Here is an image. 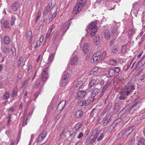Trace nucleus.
<instances>
[{
  "instance_id": "1a4fd4ad",
  "label": "nucleus",
  "mask_w": 145,
  "mask_h": 145,
  "mask_svg": "<svg viewBox=\"0 0 145 145\" xmlns=\"http://www.w3.org/2000/svg\"><path fill=\"white\" fill-rule=\"evenodd\" d=\"M81 124H78L76 125L74 128L73 129L74 132L71 135V136H72L73 138H74L75 135L77 134V133L79 132L80 131V128L82 127Z\"/></svg>"
},
{
  "instance_id": "f3484780",
  "label": "nucleus",
  "mask_w": 145,
  "mask_h": 145,
  "mask_svg": "<svg viewBox=\"0 0 145 145\" xmlns=\"http://www.w3.org/2000/svg\"><path fill=\"white\" fill-rule=\"evenodd\" d=\"M83 115V112L81 110H77L75 114V116L78 118H81Z\"/></svg>"
},
{
  "instance_id": "69168bd1",
  "label": "nucleus",
  "mask_w": 145,
  "mask_h": 145,
  "mask_svg": "<svg viewBox=\"0 0 145 145\" xmlns=\"http://www.w3.org/2000/svg\"><path fill=\"white\" fill-rule=\"evenodd\" d=\"M101 119L100 118H98L96 121V124H98L99 123L100 121H101Z\"/></svg>"
},
{
  "instance_id": "338daca9",
  "label": "nucleus",
  "mask_w": 145,
  "mask_h": 145,
  "mask_svg": "<svg viewBox=\"0 0 145 145\" xmlns=\"http://www.w3.org/2000/svg\"><path fill=\"white\" fill-rule=\"evenodd\" d=\"M59 32L58 31H57L55 33L54 35V36L57 37L58 35H59Z\"/></svg>"
},
{
  "instance_id": "6e6d98bb",
  "label": "nucleus",
  "mask_w": 145,
  "mask_h": 145,
  "mask_svg": "<svg viewBox=\"0 0 145 145\" xmlns=\"http://www.w3.org/2000/svg\"><path fill=\"white\" fill-rule=\"evenodd\" d=\"M145 78V75L144 74H142L140 77V80L141 81L144 80Z\"/></svg>"
},
{
  "instance_id": "0eeeda50",
  "label": "nucleus",
  "mask_w": 145,
  "mask_h": 145,
  "mask_svg": "<svg viewBox=\"0 0 145 145\" xmlns=\"http://www.w3.org/2000/svg\"><path fill=\"white\" fill-rule=\"evenodd\" d=\"M135 128V126L132 125L128 128L124 129L122 131V134H124L126 136H128L132 132Z\"/></svg>"
},
{
  "instance_id": "c9c22d12",
  "label": "nucleus",
  "mask_w": 145,
  "mask_h": 145,
  "mask_svg": "<svg viewBox=\"0 0 145 145\" xmlns=\"http://www.w3.org/2000/svg\"><path fill=\"white\" fill-rule=\"evenodd\" d=\"M9 93L8 92H6L4 94L3 97V99H7L9 98Z\"/></svg>"
},
{
  "instance_id": "f03ea898",
  "label": "nucleus",
  "mask_w": 145,
  "mask_h": 145,
  "mask_svg": "<svg viewBox=\"0 0 145 145\" xmlns=\"http://www.w3.org/2000/svg\"><path fill=\"white\" fill-rule=\"evenodd\" d=\"M135 89V85L131 83H129L121 91V92L125 95L127 96L130 95Z\"/></svg>"
},
{
  "instance_id": "4c0bfd02",
  "label": "nucleus",
  "mask_w": 145,
  "mask_h": 145,
  "mask_svg": "<svg viewBox=\"0 0 145 145\" xmlns=\"http://www.w3.org/2000/svg\"><path fill=\"white\" fill-rule=\"evenodd\" d=\"M26 37L28 39L29 38L30 40H31V39L33 37V36L32 35V32L31 31H29L26 34Z\"/></svg>"
},
{
  "instance_id": "de8ad7c7",
  "label": "nucleus",
  "mask_w": 145,
  "mask_h": 145,
  "mask_svg": "<svg viewBox=\"0 0 145 145\" xmlns=\"http://www.w3.org/2000/svg\"><path fill=\"white\" fill-rule=\"evenodd\" d=\"M40 79H38L36 80V82L35 83V85L38 87L40 85Z\"/></svg>"
},
{
  "instance_id": "c03bdc74",
  "label": "nucleus",
  "mask_w": 145,
  "mask_h": 145,
  "mask_svg": "<svg viewBox=\"0 0 145 145\" xmlns=\"http://www.w3.org/2000/svg\"><path fill=\"white\" fill-rule=\"evenodd\" d=\"M23 61V58L22 57H21L19 58L18 63L17 65L18 66H19L20 65L21 63Z\"/></svg>"
},
{
  "instance_id": "473e14b6",
  "label": "nucleus",
  "mask_w": 145,
  "mask_h": 145,
  "mask_svg": "<svg viewBox=\"0 0 145 145\" xmlns=\"http://www.w3.org/2000/svg\"><path fill=\"white\" fill-rule=\"evenodd\" d=\"M96 84L95 80H92L90 82L88 85V88H91L92 86H94Z\"/></svg>"
},
{
  "instance_id": "b1692460",
  "label": "nucleus",
  "mask_w": 145,
  "mask_h": 145,
  "mask_svg": "<svg viewBox=\"0 0 145 145\" xmlns=\"http://www.w3.org/2000/svg\"><path fill=\"white\" fill-rule=\"evenodd\" d=\"M137 145H145V139L143 138H140Z\"/></svg>"
},
{
  "instance_id": "4d7b16f0",
  "label": "nucleus",
  "mask_w": 145,
  "mask_h": 145,
  "mask_svg": "<svg viewBox=\"0 0 145 145\" xmlns=\"http://www.w3.org/2000/svg\"><path fill=\"white\" fill-rule=\"evenodd\" d=\"M83 136V133L82 132H80V133L79 134L77 138L80 139Z\"/></svg>"
},
{
  "instance_id": "13d9d810",
  "label": "nucleus",
  "mask_w": 145,
  "mask_h": 145,
  "mask_svg": "<svg viewBox=\"0 0 145 145\" xmlns=\"http://www.w3.org/2000/svg\"><path fill=\"white\" fill-rule=\"evenodd\" d=\"M40 43L39 40L36 41V45L35 47V48H37L40 45Z\"/></svg>"
},
{
  "instance_id": "37998d69",
  "label": "nucleus",
  "mask_w": 145,
  "mask_h": 145,
  "mask_svg": "<svg viewBox=\"0 0 145 145\" xmlns=\"http://www.w3.org/2000/svg\"><path fill=\"white\" fill-rule=\"evenodd\" d=\"M98 67H95L92 69L91 71V72L92 74H93L94 72H96L98 70Z\"/></svg>"
},
{
  "instance_id": "20e7f679",
  "label": "nucleus",
  "mask_w": 145,
  "mask_h": 145,
  "mask_svg": "<svg viewBox=\"0 0 145 145\" xmlns=\"http://www.w3.org/2000/svg\"><path fill=\"white\" fill-rule=\"evenodd\" d=\"M101 54L100 52H97L93 55L91 61L92 63H96L99 61L102 56H101Z\"/></svg>"
},
{
  "instance_id": "a211bd4d",
  "label": "nucleus",
  "mask_w": 145,
  "mask_h": 145,
  "mask_svg": "<svg viewBox=\"0 0 145 145\" xmlns=\"http://www.w3.org/2000/svg\"><path fill=\"white\" fill-rule=\"evenodd\" d=\"M54 53H52L50 54L47 63L49 64L51 63L54 58Z\"/></svg>"
},
{
  "instance_id": "e2e57ef3",
  "label": "nucleus",
  "mask_w": 145,
  "mask_h": 145,
  "mask_svg": "<svg viewBox=\"0 0 145 145\" xmlns=\"http://www.w3.org/2000/svg\"><path fill=\"white\" fill-rule=\"evenodd\" d=\"M50 33H47L46 36V39H48L50 38Z\"/></svg>"
},
{
  "instance_id": "6e6552de",
  "label": "nucleus",
  "mask_w": 145,
  "mask_h": 145,
  "mask_svg": "<svg viewBox=\"0 0 145 145\" xmlns=\"http://www.w3.org/2000/svg\"><path fill=\"white\" fill-rule=\"evenodd\" d=\"M98 134V133L97 132V129H95L92 131V137H93L92 138H91L90 141V144H92L95 141L97 137Z\"/></svg>"
},
{
  "instance_id": "8fccbe9b",
  "label": "nucleus",
  "mask_w": 145,
  "mask_h": 145,
  "mask_svg": "<svg viewBox=\"0 0 145 145\" xmlns=\"http://www.w3.org/2000/svg\"><path fill=\"white\" fill-rule=\"evenodd\" d=\"M113 113L112 112H111L107 116L108 118H109L111 119V118L113 116Z\"/></svg>"
},
{
  "instance_id": "3c124183",
  "label": "nucleus",
  "mask_w": 145,
  "mask_h": 145,
  "mask_svg": "<svg viewBox=\"0 0 145 145\" xmlns=\"http://www.w3.org/2000/svg\"><path fill=\"white\" fill-rule=\"evenodd\" d=\"M134 138V137H133L130 138L129 140L127 142V144H131V143L132 141L133 140Z\"/></svg>"
},
{
  "instance_id": "bb28decb",
  "label": "nucleus",
  "mask_w": 145,
  "mask_h": 145,
  "mask_svg": "<svg viewBox=\"0 0 145 145\" xmlns=\"http://www.w3.org/2000/svg\"><path fill=\"white\" fill-rule=\"evenodd\" d=\"M111 104L110 103L109 104L105 107L103 113H106V112H108L111 108Z\"/></svg>"
},
{
  "instance_id": "393cba45",
  "label": "nucleus",
  "mask_w": 145,
  "mask_h": 145,
  "mask_svg": "<svg viewBox=\"0 0 145 145\" xmlns=\"http://www.w3.org/2000/svg\"><path fill=\"white\" fill-rule=\"evenodd\" d=\"M89 47L88 46V44H84L83 47V50L84 53H87Z\"/></svg>"
},
{
  "instance_id": "cd10ccee",
  "label": "nucleus",
  "mask_w": 145,
  "mask_h": 145,
  "mask_svg": "<svg viewBox=\"0 0 145 145\" xmlns=\"http://www.w3.org/2000/svg\"><path fill=\"white\" fill-rule=\"evenodd\" d=\"M3 25L4 27L5 28L7 29L10 28L9 23L7 21H5L4 22L3 24Z\"/></svg>"
},
{
  "instance_id": "9d476101",
  "label": "nucleus",
  "mask_w": 145,
  "mask_h": 145,
  "mask_svg": "<svg viewBox=\"0 0 145 145\" xmlns=\"http://www.w3.org/2000/svg\"><path fill=\"white\" fill-rule=\"evenodd\" d=\"M47 132L45 131H43L39 135L37 139V141L38 142L42 141L46 136Z\"/></svg>"
},
{
  "instance_id": "2f4dec72",
  "label": "nucleus",
  "mask_w": 145,
  "mask_h": 145,
  "mask_svg": "<svg viewBox=\"0 0 145 145\" xmlns=\"http://www.w3.org/2000/svg\"><path fill=\"white\" fill-rule=\"evenodd\" d=\"M119 49L118 46L117 45L115 46H114L113 49L112 50V52L114 54H116L117 53Z\"/></svg>"
},
{
  "instance_id": "774afa93",
  "label": "nucleus",
  "mask_w": 145,
  "mask_h": 145,
  "mask_svg": "<svg viewBox=\"0 0 145 145\" xmlns=\"http://www.w3.org/2000/svg\"><path fill=\"white\" fill-rule=\"evenodd\" d=\"M124 120L127 122L129 119V117L128 116H126L124 118Z\"/></svg>"
},
{
  "instance_id": "f704fd0d",
  "label": "nucleus",
  "mask_w": 145,
  "mask_h": 145,
  "mask_svg": "<svg viewBox=\"0 0 145 145\" xmlns=\"http://www.w3.org/2000/svg\"><path fill=\"white\" fill-rule=\"evenodd\" d=\"M100 40V38L99 35H95L94 39L93 42L94 43H96Z\"/></svg>"
},
{
  "instance_id": "412c9836",
  "label": "nucleus",
  "mask_w": 145,
  "mask_h": 145,
  "mask_svg": "<svg viewBox=\"0 0 145 145\" xmlns=\"http://www.w3.org/2000/svg\"><path fill=\"white\" fill-rule=\"evenodd\" d=\"M103 119V124L104 126L106 125L111 120V119L108 118L107 116L105 117Z\"/></svg>"
},
{
  "instance_id": "2eb2a0df",
  "label": "nucleus",
  "mask_w": 145,
  "mask_h": 145,
  "mask_svg": "<svg viewBox=\"0 0 145 145\" xmlns=\"http://www.w3.org/2000/svg\"><path fill=\"white\" fill-rule=\"evenodd\" d=\"M99 91V89H96L91 93V97L93 98V99L92 101L96 98L95 97Z\"/></svg>"
},
{
  "instance_id": "a19ab883",
  "label": "nucleus",
  "mask_w": 145,
  "mask_h": 145,
  "mask_svg": "<svg viewBox=\"0 0 145 145\" xmlns=\"http://www.w3.org/2000/svg\"><path fill=\"white\" fill-rule=\"evenodd\" d=\"M116 104L115 105V106L114 108V112L115 113H117L120 110V108L119 106H118V105L117 106H116Z\"/></svg>"
},
{
  "instance_id": "4468645a",
  "label": "nucleus",
  "mask_w": 145,
  "mask_h": 145,
  "mask_svg": "<svg viewBox=\"0 0 145 145\" xmlns=\"http://www.w3.org/2000/svg\"><path fill=\"white\" fill-rule=\"evenodd\" d=\"M66 103V101L65 100H63L59 103L57 106V109L59 110H62L65 106Z\"/></svg>"
},
{
  "instance_id": "603ef678",
  "label": "nucleus",
  "mask_w": 145,
  "mask_h": 145,
  "mask_svg": "<svg viewBox=\"0 0 145 145\" xmlns=\"http://www.w3.org/2000/svg\"><path fill=\"white\" fill-rule=\"evenodd\" d=\"M71 22L70 21H68L66 24V25L67 26V28L66 29H68L69 28V25L70 24H71Z\"/></svg>"
},
{
  "instance_id": "79ce46f5",
  "label": "nucleus",
  "mask_w": 145,
  "mask_h": 145,
  "mask_svg": "<svg viewBox=\"0 0 145 145\" xmlns=\"http://www.w3.org/2000/svg\"><path fill=\"white\" fill-rule=\"evenodd\" d=\"M127 46L126 44L123 45L122 47L121 52L122 53H125L126 51Z\"/></svg>"
},
{
  "instance_id": "09e8293b",
  "label": "nucleus",
  "mask_w": 145,
  "mask_h": 145,
  "mask_svg": "<svg viewBox=\"0 0 145 145\" xmlns=\"http://www.w3.org/2000/svg\"><path fill=\"white\" fill-rule=\"evenodd\" d=\"M84 100H81L78 103V106L80 107L84 106Z\"/></svg>"
},
{
  "instance_id": "423d86ee",
  "label": "nucleus",
  "mask_w": 145,
  "mask_h": 145,
  "mask_svg": "<svg viewBox=\"0 0 145 145\" xmlns=\"http://www.w3.org/2000/svg\"><path fill=\"white\" fill-rule=\"evenodd\" d=\"M49 75L48 71V68H45L44 69L41 74V78L43 82L46 81L48 78Z\"/></svg>"
},
{
  "instance_id": "dca6fc26",
  "label": "nucleus",
  "mask_w": 145,
  "mask_h": 145,
  "mask_svg": "<svg viewBox=\"0 0 145 145\" xmlns=\"http://www.w3.org/2000/svg\"><path fill=\"white\" fill-rule=\"evenodd\" d=\"M128 32V35L129 38H131L135 33V30L133 28L129 29Z\"/></svg>"
},
{
  "instance_id": "58836bf2",
  "label": "nucleus",
  "mask_w": 145,
  "mask_h": 145,
  "mask_svg": "<svg viewBox=\"0 0 145 145\" xmlns=\"http://www.w3.org/2000/svg\"><path fill=\"white\" fill-rule=\"evenodd\" d=\"M109 63L112 65H115L117 64V61L114 59H111L110 60Z\"/></svg>"
},
{
  "instance_id": "7c9ffc66",
  "label": "nucleus",
  "mask_w": 145,
  "mask_h": 145,
  "mask_svg": "<svg viewBox=\"0 0 145 145\" xmlns=\"http://www.w3.org/2000/svg\"><path fill=\"white\" fill-rule=\"evenodd\" d=\"M105 38L107 39H110V32H109L108 31H105Z\"/></svg>"
},
{
  "instance_id": "864d4df0",
  "label": "nucleus",
  "mask_w": 145,
  "mask_h": 145,
  "mask_svg": "<svg viewBox=\"0 0 145 145\" xmlns=\"http://www.w3.org/2000/svg\"><path fill=\"white\" fill-rule=\"evenodd\" d=\"M103 133H101L100 135L99 138L97 139V141H100L103 138Z\"/></svg>"
},
{
  "instance_id": "680f3d73",
  "label": "nucleus",
  "mask_w": 145,
  "mask_h": 145,
  "mask_svg": "<svg viewBox=\"0 0 145 145\" xmlns=\"http://www.w3.org/2000/svg\"><path fill=\"white\" fill-rule=\"evenodd\" d=\"M137 105V103H135L133 105H132L130 108L131 109H133Z\"/></svg>"
},
{
  "instance_id": "5701e85b",
  "label": "nucleus",
  "mask_w": 145,
  "mask_h": 145,
  "mask_svg": "<svg viewBox=\"0 0 145 145\" xmlns=\"http://www.w3.org/2000/svg\"><path fill=\"white\" fill-rule=\"evenodd\" d=\"M81 83V82L80 81H79L77 82L74 85V89L76 90H77L80 88L81 86V84L80 83Z\"/></svg>"
},
{
  "instance_id": "7ed1b4c3",
  "label": "nucleus",
  "mask_w": 145,
  "mask_h": 145,
  "mask_svg": "<svg viewBox=\"0 0 145 145\" xmlns=\"http://www.w3.org/2000/svg\"><path fill=\"white\" fill-rule=\"evenodd\" d=\"M96 22H92L90 24L88 27L91 31L90 35L93 37L96 33L97 30V27L96 25Z\"/></svg>"
},
{
  "instance_id": "c85d7f7f",
  "label": "nucleus",
  "mask_w": 145,
  "mask_h": 145,
  "mask_svg": "<svg viewBox=\"0 0 145 145\" xmlns=\"http://www.w3.org/2000/svg\"><path fill=\"white\" fill-rule=\"evenodd\" d=\"M17 89L16 88H14L12 94V97H15L17 95Z\"/></svg>"
},
{
  "instance_id": "72a5a7b5",
  "label": "nucleus",
  "mask_w": 145,
  "mask_h": 145,
  "mask_svg": "<svg viewBox=\"0 0 145 145\" xmlns=\"http://www.w3.org/2000/svg\"><path fill=\"white\" fill-rule=\"evenodd\" d=\"M91 101L89 99L84 100V106H87L89 105L91 103Z\"/></svg>"
},
{
  "instance_id": "5fc2aeb1",
  "label": "nucleus",
  "mask_w": 145,
  "mask_h": 145,
  "mask_svg": "<svg viewBox=\"0 0 145 145\" xmlns=\"http://www.w3.org/2000/svg\"><path fill=\"white\" fill-rule=\"evenodd\" d=\"M110 82H107L106 84L103 87H106V88L107 89L108 87L110 85Z\"/></svg>"
},
{
  "instance_id": "a878e982",
  "label": "nucleus",
  "mask_w": 145,
  "mask_h": 145,
  "mask_svg": "<svg viewBox=\"0 0 145 145\" xmlns=\"http://www.w3.org/2000/svg\"><path fill=\"white\" fill-rule=\"evenodd\" d=\"M4 41L5 44L7 45L10 42V38L8 36H6L4 37Z\"/></svg>"
},
{
  "instance_id": "f257e3e1",
  "label": "nucleus",
  "mask_w": 145,
  "mask_h": 145,
  "mask_svg": "<svg viewBox=\"0 0 145 145\" xmlns=\"http://www.w3.org/2000/svg\"><path fill=\"white\" fill-rule=\"evenodd\" d=\"M86 1L87 0H77V3L73 9V13L76 14L79 12L86 5Z\"/></svg>"
},
{
  "instance_id": "aec40b11",
  "label": "nucleus",
  "mask_w": 145,
  "mask_h": 145,
  "mask_svg": "<svg viewBox=\"0 0 145 145\" xmlns=\"http://www.w3.org/2000/svg\"><path fill=\"white\" fill-rule=\"evenodd\" d=\"M109 76L110 77H113L115 76V73L114 68H110L108 71Z\"/></svg>"
},
{
  "instance_id": "052dcab7",
  "label": "nucleus",
  "mask_w": 145,
  "mask_h": 145,
  "mask_svg": "<svg viewBox=\"0 0 145 145\" xmlns=\"http://www.w3.org/2000/svg\"><path fill=\"white\" fill-rule=\"evenodd\" d=\"M142 69H139V71H137V74H136V75H140L142 72Z\"/></svg>"
},
{
  "instance_id": "39448f33",
  "label": "nucleus",
  "mask_w": 145,
  "mask_h": 145,
  "mask_svg": "<svg viewBox=\"0 0 145 145\" xmlns=\"http://www.w3.org/2000/svg\"><path fill=\"white\" fill-rule=\"evenodd\" d=\"M64 74L61 81L60 84L62 86L65 85L68 81V77L70 75V74L66 72H64Z\"/></svg>"
},
{
  "instance_id": "9b49d317",
  "label": "nucleus",
  "mask_w": 145,
  "mask_h": 145,
  "mask_svg": "<svg viewBox=\"0 0 145 145\" xmlns=\"http://www.w3.org/2000/svg\"><path fill=\"white\" fill-rule=\"evenodd\" d=\"M57 6L56 5H54L50 10V14L53 15V17L55 18L57 14Z\"/></svg>"
},
{
  "instance_id": "ddd939ff",
  "label": "nucleus",
  "mask_w": 145,
  "mask_h": 145,
  "mask_svg": "<svg viewBox=\"0 0 145 145\" xmlns=\"http://www.w3.org/2000/svg\"><path fill=\"white\" fill-rule=\"evenodd\" d=\"M78 61V57L77 56H75L73 58H72L71 61V64L72 65H76Z\"/></svg>"
},
{
  "instance_id": "4be33fe9",
  "label": "nucleus",
  "mask_w": 145,
  "mask_h": 145,
  "mask_svg": "<svg viewBox=\"0 0 145 145\" xmlns=\"http://www.w3.org/2000/svg\"><path fill=\"white\" fill-rule=\"evenodd\" d=\"M1 50L4 54H8L10 51V48L8 47H3L2 48Z\"/></svg>"
},
{
  "instance_id": "49530a36",
  "label": "nucleus",
  "mask_w": 145,
  "mask_h": 145,
  "mask_svg": "<svg viewBox=\"0 0 145 145\" xmlns=\"http://www.w3.org/2000/svg\"><path fill=\"white\" fill-rule=\"evenodd\" d=\"M52 4L51 2H50L48 3V5L47 6L46 10H47L48 11H49V9L50 8V7L52 6Z\"/></svg>"
},
{
  "instance_id": "0e129e2a",
  "label": "nucleus",
  "mask_w": 145,
  "mask_h": 145,
  "mask_svg": "<svg viewBox=\"0 0 145 145\" xmlns=\"http://www.w3.org/2000/svg\"><path fill=\"white\" fill-rule=\"evenodd\" d=\"M48 11L47 10H45L43 12V16H46V15L48 14Z\"/></svg>"
},
{
  "instance_id": "bf43d9fd",
  "label": "nucleus",
  "mask_w": 145,
  "mask_h": 145,
  "mask_svg": "<svg viewBox=\"0 0 145 145\" xmlns=\"http://www.w3.org/2000/svg\"><path fill=\"white\" fill-rule=\"evenodd\" d=\"M125 99V97L123 95H121L119 97V99L120 100H124Z\"/></svg>"
},
{
  "instance_id": "ea45409f",
  "label": "nucleus",
  "mask_w": 145,
  "mask_h": 145,
  "mask_svg": "<svg viewBox=\"0 0 145 145\" xmlns=\"http://www.w3.org/2000/svg\"><path fill=\"white\" fill-rule=\"evenodd\" d=\"M121 118H118V119L116 120L114 123L112 124V125L110 127L113 126V125H114L118 124L119 122H120L121 121Z\"/></svg>"
},
{
  "instance_id": "e433bc0d",
  "label": "nucleus",
  "mask_w": 145,
  "mask_h": 145,
  "mask_svg": "<svg viewBox=\"0 0 145 145\" xmlns=\"http://www.w3.org/2000/svg\"><path fill=\"white\" fill-rule=\"evenodd\" d=\"M106 87H103L102 88V91L101 93V95L99 96V98H100L102 97V96L104 95V93H105L106 90Z\"/></svg>"
},
{
  "instance_id": "f8f14e48",
  "label": "nucleus",
  "mask_w": 145,
  "mask_h": 145,
  "mask_svg": "<svg viewBox=\"0 0 145 145\" xmlns=\"http://www.w3.org/2000/svg\"><path fill=\"white\" fill-rule=\"evenodd\" d=\"M20 6V5L18 2H14L12 5L11 8L14 11H16L18 9Z\"/></svg>"
},
{
  "instance_id": "a18cd8bd",
  "label": "nucleus",
  "mask_w": 145,
  "mask_h": 145,
  "mask_svg": "<svg viewBox=\"0 0 145 145\" xmlns=\"http://www.w3.org/2000/svg\"><path fill=\"white\" fill-rule=\"evenodd\" d=\"M114 71L115 72L118 73L120 71V68L118 67H113Z\"/></svg>"
},
{
  "instance_id": "c756f323",
  "label": "nucleus",
  "mask_w": 145,
  "mask_h": 145,
  "mask_svg": "<svg viewBox=\"0 0 145 145\" xmlns=\"http://www.w3.org/2000/svg\"><path fill=\"white\" fill-rule=\"evenodd\" d=\"M16 20L15 17L12 15L10 20V25L12 26L14 24V21Z\"/></svg>"
},
{
  "instance_id": "6ab92c4d",
  "label": "nucleus",
  "mask_w": 145,
  "mask_h": 145,
  "mask_svg": "<svg viewBox=\"0 0 145 145\" xmlns=\"http://www.w3.org/2000/svg\"><path fill=\"white\" fill-rule=\"evenodd\" d=\"M86 94V92L84 91H80L77 93L78 96L80 98L83 97Z\"/></svg>"
}]
</instances>
